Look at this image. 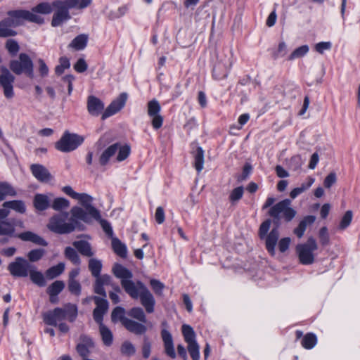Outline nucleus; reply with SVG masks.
Wrapping results in <instances>:
<instances>
[{
	"label": "nucleus",
	"mask_w": 360,
	"mask_h": 360,
	"mask_svg": "<svg viewBox=\"0 0 360 360\" xmlns=\"http://www.w3.org/2000/svg\"><path fill=\"white\" fill-rule=\"evenodd\" d=\"M63 192L77 200L81 206H73L69 212H60L51 218L53 225H81V224L98 223L109 225L102 217L101 211L92 205L94 198L87 193L75 192L70 186L62 188Z\"/></svg>",
	"instance_id": "1"
},
{
	"label": "nucleus",
	"mask_w": 360,
	"mask_h": 360,
	"mask_svg": "<svg viewBox=\"0 0 360 360\" xmlns=\"http://www.w3.org/2000/svg\"><path fill=\"white\" fill-rule=\"evenodd\" d=\"M114 275L121 280V285L124 291L133 299L140 298L141 305L147 313L155 310V300L153 294L141 281L134 283L132 273L121 264H115L112 268Z\"/></svg>",
	"instance_id": "2"
},
{
	"label": "nucleus",
	"mask_w": 360,
	"mask_h": 360,
	"mask_svg": "<svg viewBox=\"0 0 360 360\" xmlns=\"http://www.w3.org/2000/svg\"><path fill=\"white\" fill-rule=\"evenodd\" d=\"M260 226L259 230V236L261 240L264 241L265 248L271 256L276 255V246L278 245V250L281 253H285L289 248L291 239L289 237H285L279 240L280 232L276 226Z\"/></svg>",
	"instance_id": "3"
},
{
	"label": "nucleus",
	"mask_w": 360,
	"mask_h": 360,
	"mask_svg": "<svg viewBox=\"0 0 360 360\" xmlns=\"http://www.w3.org/2000/svg\"><path fill=\"white\" fill-rule=\"evenodd\" d=\"M92 0H65L55 1L53 2V8L57 11L53 15L51 25L57 27L60 25L63 22L70 18L68 10L70 8H76L78 9H84L89 6Z\"/></svg>",
	"instance_id": "4"
},
{
	"label": "nucleus",
	"mask_w": 360,
	"mask_h": 360,
	"mask_svg": "<svg viewBox=\"0 0 360 360\" xmlns=\"http://www.w3.org/2000/svg\"><path fill=\"white\" fill-rule=\"evenodd\" d=\"M77 316V307L73 304H67L63 308L57 307L53 310L44 314L43 319L45 323L57 326L58 322L68 320L73 322Z\"/></svg>",
	"instance_id": "5"
},
{
	"label": "nucleus",
	"mask_w": 360,
	"mask_h": 360,
	"mask_svg": "<svg viewBox=\"0 0 360 360\" xmlns=\"http://www.w3.org/2000/svg\"><path fill=\"white\" fill-rule=\"evenodd\" d=\"M296 210L292 207V202L290 199H284L268 210L269 217L277 221L283 219L285 222L289 223L296 216Z\"/></svg>",
	"instance_id": "6"
},
{
	"label": "nucleus",
	"mask_w": 360,
	"mask_h": 360,
	"mask_svg": "<svg viewBox=\"0 0 360 360\" xmlns=\"http://www.w3.org/2000/svg\"><path fill=\"white\" fill-rule=\"evenodd\" d=\"M7 19L10 20V22L13 27L22 25L23 20H27L37 24H42L44 22L42 17L27 10L19 9L9 11L7 13Z\"/></svg>",
	"instance_id": "7"
},
{
	"label": "nucleus",
	"mask_w": 360,
	"mask_h": 360,
	"mask_svg": "<svg viewBox=\"0 0 360 360\" xmlns=\"http://www.w3.org/2000/svg\"><path fill=\"white\" fill-rule=\"evenodd\" d=\"M83 141L84 138L82 136L66 131L55 143V147L59 151L68 153L75 150Z\"/></svg>",
	"instance_id": "8"
},
{
	"label": "nucleus",
	"mask_w": 360,
	"mask_h": 360,
	"mask_svg": "<svg viewBox=\"0 0 360 360\" xmlns=\"http://www.w3.org/2000/svg\"><path fill=\"white\" fill-rule=\"evenodd\" d=\"M318 248L314 238H309L305 243L299 244L296 247L299 260L304 265L311 264L314 262V251Z\"/></svg>",
	"instance_id": "9"
},
{
	"label": "nucleus",
	"mask_w": 360,
	"mask_h": 360,
	"mask_svg": "<svg viewBox=\"0 0 360 360\" xmlns=\"http://www.w3.org/2000/svg\"><path fill=\"white\" fill-rule=\"evenodd\" d=\"M10 69L16 75L25 73L30 78L34 77L33 63L26 53H20L18 60H13L10 63Z\"/></svg>",
	"instance_id": "10"
},
{
	"label": "nucleus",
	"mask_w": 360,
	"mask_h": 360,
	"mask_svg": "<svg viewBox=\"0 0 360 360\" xmlns=\"http://www.w3.org/2000/svg\"><path fill=\"white\" fill-rule=\"evenodd\" d=\"M181 330L184 340L188 345L187 349L192 359L199 360L200 346L196 341V335L193 328L189 325L184 324Z\"/></svg>",
	"instance_id": "11"
},
{
	"label": "nucleus",
	"mask_w": 360,
	"mask_h": 360,
	"mask_svg": "<svg viewBox=\"0 0 360 360\" xmlns=\"http://www.w3.org/2000/svg\"><path fill=\"white\" fill-rule=\"evenodd\" d=\"M33 266L23 257H18L8 264V270L14 277H27Z\"/></svg>",
	"instance_id": "12"
},
{
	"label": "nucleus",
	"mask_w": 360,
	"mask_h": 360,
	"mask_svg": "<svg viewBox=\"0 0 360 360\" xmlns=\"http://www.w3.org/2000/svg\"><path fill=\"white\" fill-rule=\"evenodd\" d=\"M0 70V85L4 89V94L7 98H12L14 96L13 83L15 77L4 66H1Z\"/></svg>",
	"instance_id": "13"
},
{
	"label": "nucleus",
	"mask_w": 360,
	"mask_h": 360,
	"mask_svg": "<svg viewBox=\"0 0 360 360\" xmlns=\"http://www.w3.org/2000/svg\"><path fill=\"white\" fill-rule=\"evenodd\" d=\"M161 106L158 101L153 99L148 103V115L152 118V126L155 129H158L162 126L163 117L160 114Z\"/></svg>",
	"instance_id": "14"
},
{
	"label": "nucleus",
	"mask_w": 360,
	"mask_h": 360,
	"mask_svg": "<svg viewBox=\"0 0 360 360\" xmlns=\"http://www.w3.org/2000/svg\"><path fill=\"white\" fill-rule=\"evenodd\" d=\"M127 98L128 95L127 93L120 94L105 110L102 115V120H105L119 112L124 106Z\"/></svg>",
	"instance_id": "15"
},
{
	"label": "nucleus",
	"mask_w": 360,
	"mask_h": 360,
	"mask_svg": "<svg viewBox=\"0 0 360 360\" xmlns=\"http://www.w3.org/2000/svg\"><path fill=\"white\" fill-rule=\"evenodd\" d=\"M94 347V343L92 339L86 335H81L79 342L77 345L76 350L77 353L83 358L87 357L91 350Z\"/></svg>",
	"instance_id": "16"
},
{
	"label": "nucleus",
	"mask_w": 360,
	"mask_h": 360,
	"mask_svg": "<svg viewBox=\"0 0 360 360\" xmlns=\"http://www.w3.org/2000/svg\"><path fill=\"white\" fill-rule=\"evenodd\" d=\"M161 337L163 341L165 354L172 359L176 358V354L171 333L166 329H162L161 331Z\"/></svg>",
	"instance_id": "17"
},
{
	"label": "nucleus",
	"mask_w": 360,
	"mask_h": 360,
	"mask_svg": "<svg viewBox=\"0 0 360 360\" xmlns=\"http://www.w3.org/2000/svg\"><path fill=\"white\" fill-rule=\"evenodd\" d=\"M52 193L41 194L37 193L34 196L33 205L38 211H44L51 206L50 198L53 197Z\"/></svg>",
	"instance_id": "18"
},
{
	"label": "nucleus",
	"mask_w": 360,
	"mask_h": 360,
	"mask_svg": "<svg viewBox=\"0 0 360 360\" xmlns=\"http://www.w3.org/2000/svg\"><path fill=\"white\" fill-rule=\"evenodd\" d=\"M30 170L33 176L39 181L47 182L51 179V175L48 169L41 165L33 164L30 166Z\"/></svg>",
	"instance_id": "19"
},
{
	"label": "nucleus",
	"mask_w": 360,
	"mask_h": 360,
	"mask_svg": "<svg viewBox=\"0 0 360 360\" xmlns=\"http://www.w3.org/2000/svg\"><path fill=\"white\" fill-rule=\"evenodd\" d=\"M104 109L103 103L94 96L87 98V110L93 116H98Z\"/></svg>",
	"instance_id": "20"
},
{
	"label": "nucleus",
	"mask_w": 360,
	"mask_h": 360,
	"mask_svg": "<svg viewBox=\"0 0 360 360\" xmlns=\"http://www.w3.org/2000/svg\"><path fill=\"white\" fill-rule=\"evenodd\" d=\"M123 326L129 332L133 333L136 335H142L147 330L146 326L141 323H138L131 319H124Z\"/></svg>",
	"instance_id": "21"
},
{
	"label": "nucleus",
	"mask_w": 360,
	"mask_h": 360,
	"mask_svg": "<svg viewBox=\"0 0 360 360\" xmlns=\"http://www.w3.org/2000/svg\"><path fill=\"white\" fill-rule=\"evenodd\" d=\"M14 236L19 238L24 241H32V243L39 245L46 246L48 245V243L42 238L33 233L31 231H25L15 235Z\"/></svg>",
	"instance_id": "22"
},
{
	"label": "nucleus",
	"mask_w": 360,
	"mask_h": 360,
	"mask_svg": "<svg viewBox=\"0 0 360 360\" xmlns=\"http://www.w3.org/2000/svg\"><path fill=\"white\" fill-rule=\"evenodd\" d=\"M110 276L108 275H103L101 277H98L96 279L94 285V292L96 294L102 295L103 297H106V292L103 288L105 285H109L110 283Z\"/></svg>",
	"instance_id": "23"
},
{
	"label": "nucleus",
	"mask_w": 360,
	"mask_h": 360,
	"mask_svg": "<svg viewBox=\"0 0 360 360\" xmlns=\"http://www.w3.org/2000/svg\"><path fill=\"white\" fill-rule=\"evenodd\" d=\"M13 25L7 18L0 21V37L6 38L14 37L17 34L16 31L12 29Z\"/></svg>",
	"instance_id": "24"
},
{
	"label": "nucleus",
	"mask_w": 360,
	"mask_h": 360,
	"mask_svg": "<svg viewBox=\"0 0 360 360\" xmlns=\"http://www.w3.org/2000/svg\"><path fill=\"white\" fill-rule=\"evenodd\" d=\"M314 178L311 176H308L306 179L305 181L300 185V186L296 187L291 191V192L290 193V198L292 199H295L299 195L305 192L312 186V184L314 183Z\"/></svg>",
	"instance_id": "25"
},
{
	"label": "nucleus",
	"mask_w": 360,
	"mask_h": 360,
	"mask_svg": "<svg viewBox=\"0 0 360 360\" xmlns=\"http://www.w3.org/2000/svg\"><path fill=\"white\" fill-rule=\"evenodd\" d=\"M119 148V143H116L110 146L101 154L99 162L101 165H105L110 158L115 155Z\"/></svg>",
	"instance_id": "26"
},
{
	"label": "nucleus",
	"mask_w": 360,
	"mask_h": 360,
	"mask_svg": "<svg viewBox=\"0 0 360 360\" xmlns=\"http://www.w3.org/2000/svg\"><path fill=\"white\" fill-rule=\"evenodd\" d=\"M17 195L15 188L8 182H0V200L6 199V197H14Z\"/></svg>",
	"instance_id": "27"
},
{
	"label": "nucleus",
	"mask_w": 360,
	"mask_h": 360,
	"mask_svg": "<svg viewBox=\"0 0 360 360\" xmlns=\"http://www.w3.org/2000/svg\"><path fill=\"white\" fill-rule=\"evenodd\" d=\"M88 35L82 34L77 36L69 44V47L74 49L75 50L79 51L84 49L87 44Z\"/></svg>",
	"instance_id": "28"
},
{
	"label": "nucleus",
	"mask_w": 360,
	"mask_h": 360,
	"mask_svg": "<svg viewBox=\"0 0 360 360\" xmlns=\"http://www.w3.org/2000/svg\"><path fill=\"white\" fill-rule=\"evenodd\" d=\"M112 248L114 252L122 258H126L127 256V249L125 244L121 242L117 238H113L112 241Z\"/></svg>",
	"instance_id": "29"
},
{
	"label": "nucleus",
	"mask_w": 360,
	"mask_h": 360,
	"mask_svg": "<svg viewBox=\"0 0 360 360\" xmlns=\"http://www.w3.org/2000/svg\"><path fill=\"white\" fill-rule=\"evenodd\" d=\"M31 281L36 285L43 287L46 285L44 275L41 272L37 270V267L34 265L28 274Z\"/></svg>",
	"instance_id": "30"
},
{
	"label": "nucleus",
	"mask_w": 360,
	"mask_h": 360,
	"mask_svg": "<svg viewBox=\"0 0 360 360\" xmlns=\"http://www.w3.org/2000/svg\"><path fill=\"white\" fill-rule=\"evenodd\" d=\"M99 333L103 344L105 346H110L113 340L112 333L110 330L103 323L99 325Z\"/></svg>",
	"instance_id": "31"
},
{
	"label": "nucleus",
	"mask_w": 360,
	"mask_h": 360,
	"mask_svg": "<svg viewBox=\"0 0 360 360\" xmlns=\"http://www.w3.org/2000/svg\"><path fill=\"white\" fill-rule=\"evenodd\" d=\"M4 209H12L17 212L24 213L26 211V206L25 202L22 200H11L4 202L3 204Z\"/></svg>",
	"instance_id": "32"
},
{
	"label": "nucleus",
	"mask_w": 360,
	"mask_h": 360,
	"mask_svg": "<svg viewBox=\"0 0 360 360\" xmlns=\"http://www.w3.org/2000/svg\"><path fill=\"white\" fill-rule=\"evenodd\" d=\"M73 245L78 250V251L84 256L91 257L94 255L89 243L86 241H76L73 243Z\"/></svg>",
	"instance_id": "33"
},
{
	"label": "nucleus",
	"mask_w": 360,
	"mask_h": 360,
	"mask_svg": "<svg viewBox=\"0 0 360 360\" xmlns=\"http://www.w3.org/2000/svg\"><path fill=\"white\" fill-rule=\"evenodd\" d=\"M65 270V264L60 262L57 265L53 266L46 271V276L49 279H53L60 275Z\"/></svg>",
	"instance_id": "34"
},
{
	"label": "nucleus",
	"mask_w": 360,
	"mask_h": 360,
	"mask_svg": "<svg viewBox=\"0 0 360 360\" xmlns=\"http://www.w3.org/2000/svg\"><path fill=\"white\" fill-rule=\"evenodd\" d=\"M89 269L93 276L98 278L100 276L102 269V263L100 260L92 258L89 261Z\"/></svg>",
	"instance_id": "35"
},
{
	"label": "nucleus",
	"mask_w": 360,
	"mask_h": 360,
	"mask_svg": "<svg viewBox=\"0 0 360 360\" xmlns=\"http://www.w3.org/2000/svg\"><path fill=\"white\" fill-rule=\"evenodd\" d=\"M53 7V4H50L48 2H42L33 7L31 12L33 13L49 14L52 12Z\"/></svg>",
	"instance_id": "36"
},
{
	"label": "nucleus",
	"mask_w": 360,
	"mask_h": 360,
	"mask_svg": "<svg viewBox=\"0 0 360 360\" xmlns=\"http://www.w3.org/2000/svg\"><path fill=\"white\" fill-rule=\"evenodd\" d=\"M129 316L139 321L141 323H146V316L143 311V309L141 307H133L128 313Z\"/></svg>",
	"instance_id": "37"
},
{
	"label": "nucleus",
	"mask_w": 360,
	"mask_h": 360,
	"mask_svg": "<svg viewBox=\"0 0 360 360\" xmlns=\"http://www.w3.org/2000/svg\"><path fill=\"white\" fill-rule=\"evenodd\" d=\"M194 159L195 168L198 172H200L203 169L204 165V151L200 147L198 148Z\"/></svg>",
	"instance_id": "38"
},
{
	"label": "nucleus",
	"mask_w": 360,
	"mask_h": 360,
	"mask_svg": "<svg viewBox=\"0 0 360 360\" xmlns=\"http://www.w3.org/2000/svg\"><path fill=\"white\" fill-rule=\"evenodd\" d=\"M70 206V202L68 200L64 198H55L51 207L56 211H60L64 209H67Z\"/></svg>",
	"instance_id": "39"
},
{
	"label": "nucleus",
	"mask_w": 360,
	"mask_h": 360,
	"mask_svg": "<svg viewBox=\"0 0 360 360\" xmlns=\"http://www.w3.org/2000/svg\"><path fill=\"white\" fill-rule=\"evenodd\" d=\"M316 336L314 334L307 333L302 340V345L304 348L310 349L316 345Z\"/></svg>",
	"instance_id": "40"
},
{
	"label": "nucleus",
	"mask_w": 360,
	"mask_h": 360,
	"mask_svg": "<svg viewBox=\"0 0 360 360\" xmlns=\"http://www.w3.org/2000/svg\"><path fill=\"white\" fill-rule=\"evenodd\" d=\"M45 255V250L41 248L34 249L27 253L28 262H36L40 260Z\"/></svg>",
	"instance_id": "41"
},
{
	"label": "nucleus",
	"mask_w": 360,
	"mask_h": 360,
	"mask_svg": "<svg viewBox=\"0 0 360 360\" xmlns=\"http://www.w3.org/2000/svg\"><path fill=\"white\" fill-rule=\"evenodd\" d=\"M65 288V283L62 281L53 282L47 289L49 295H58Z\"/></svg>",
	"instance_id": "42"
},
{
	"label": "nucleus",
	"mask_w": 360,
	"mask_h": 360,
	"mask_svg": "<svg viewBox=\"0 0 360 360\" xmlns=\"http://www.w3.org/2000/svg\"><path fill=\"white\" fill-rule=\"evenodd\" d=\"M125 310L124 308L120 307H115L111 314V319L113 322L117 321H120L122 324H124V319H128V318L124 316Z\"/></svg>",
	"instance_id": "43"
},
{
	"label": "nucleus",
	"mask_w": 360,
	"mask_h": 360,
	"mask_svg": "<svg viewBox=\"0 0 360 360\" xmlns=\"http://www.w3.org/2000/svg\"><path fill=\"white\" fill-rule=\"evenodd\" d=\"M309 51V46L307 45H302L295 50H294L292 53L289 56L288 60H292L296 58H300L306 55Z\"/></svg>",
	"instance_id": "44"
},
{
	"label": "nucleus",
	"mask_w": 360,
	"mask_h": 360,
	"mask_svg": "<svg viewBox=\"0 0 360 360\" xmlns=\"http://www.w3.org/2000/svg\"><path fill=\"white\" fill-rule=\"evenodd\" d=\"M65 256L75 264L80 263V259L75 249L71 247H67L65 250Z\"/></svg>",
	"instance_id": "45"
},
{
	"label": "nucleus",
	"mask_w": 360,
	"mask_h": 360,
	"mask_svg": "<svg viewBox=\"0 0 360 360\" xmlns=\"http://www.w3.org/2000/svg\"><path fill=\"white\" fill-rule=\"evenodd\" d=\"M118 154L116 160L121 162L127 158L130 153V147L128 145L122 146L119 143Z\"/></svg>",
	"instance_id": "46"
},
{
	"label": "nucleus",
	"mask_w": 360,
	"mask_h": 360,
	"mask_svg": "<svg viewBox=\"0 0 360 360\" xmlns=\"http://www.w3.org/2000/svg\"><path fill=\"white\" fill-rule=\"evenodd\" d=\"M5 47L8 51V53L13 56L17 54V53L20 50V46L18 43L15 39H8L5 44Z\"/></svg>",
	"instance_id": "47"
},
{
	"label": "nucleus",
	"mask_w": 360,
	"mask_h": 360,
	"mask_svg": "<svg viewBox=\"0 0 360 360\" xmlns=\"http://www.w3.org/2000/svg\"><path fill=\"white\" fill-rule=\"evenodd\" d=\"M150 284L152 288V290H153L156 295H162V291L165 288V285L163 283L157 279H150Z\"/></svg>",
	"instance_id": "48"
},
{
	"label": "nucleus",
	"mask_w": 360,
	"mask_h": 360,
	"mask_svg": "<svg viewBox=\"0 0 360 360\" xmlns=\"http://www.w3.org/2000/svg\"><path fill=\"white\" fill-rule=\"evenodd\" d=\"M60 64L55 68V72L58 75H60L63 73L65 69H68L70 66V61L66 57H61L59 59Z\"/></svg>",
	"instance_id": "49"
},
{
	"label": "nucleus",
	"mask_w": 360,
	"mask_h": 360,
	"mask_svg": "<svg viewBox=\"0 0 360 360\" xmlns=\"http://www.w3.org/2000/svg\"><path fill=\"white\" fill-rule=\"evenodd\" d=\"M122 354L130 356L135 354V347L129 341H125L122 343L120 348Z\"/></svg>",
	"instance_id": "50"
},
{
	"label": "nucleus",
	"mask_w": 360,
	"mask_h": 360,
	"mask_svg": "<svg viewBox=\"0 0 360 360\" xmlns=\"http://www.w3.org/2000/svg\"><path fill=\"white\" fill-rule=\"evenodd\" d=\"M243 192L244 190L242 186H239L234 188L229 195V200L231 202L233 205L237 202L243 197Z\"/></svg>",
	"instance_id": "51"
},
{
	"label": "nucleus",
	"mask_w": 360,
	"mask_h": 360,
	"mask_svg": "<svg viewBox=\"0 0 360 360\" xmlns=\"http://www.w3.org/2000/svg\"><path fill=\"white\" fill-rule=\"evenodd\" d=\"M94 300L95 302V304L96 305L95 309H98V310L102 311L105 313L107 312L108 309V301L103 298H101L97 296L94 297Z\"/></svg>",
	"instance_id": "52"
},
{
	"label": "nucleus",
	"mask_w": 360,
	"mask_h": 360,
	"mask_svg": "<svg viewBox=\"0 0 360 360\" xmlns=\"http://www.w3.org/2000/svg\"><path fill=\"white\" fill-rule=\"evenodd\" d=\"M76 226H49L51 231L58 234H67L75 230Z\"/></svg>",
	"instance_id": "53"
},
{
	"label": "nucleus",
	"mask_w": 360,
	"mask_h": 360,
	"mask_svg": "<svg viewBox=\"0 0 360 360\" xmlns=\"http://www.w3.org/2000/svg\"><path fill=\"white\" fill-rule=\"evenodd\" d=\"M68 289L71 293L76 295L81 293V285L77 281H68Z\"/></svg>",
	"instance_id": "54"
},
{
	"label": "nucleus",
	"mask_w": 360,
	"mask_h": 360,
	"mask_svg": "<svg viewBox=\"0 0 360 360\" xmlns=\"http://www.w3.org/2000/svg\"><path fill=\"white\" fill-rule=\"evenodd\" d=\"M289 166L292 169L295 171L300 169L302 166V160L300 156L295 155L292 157L290 160Z\"/></svg>",
	"instance_id": "55"
},
{
	"label": "nucleus",
	"mask_w": 360,
	"mask_h": 360,
	"mask_svg": "<svg viewBox=\"0 0 360 360\" xmlns=\"http://www.w3.org/2000/svg\"><path fill=\"white\" fill-rule=\"evenodd\" d=\"M151 343L147 337L143 339V344L142 347V354L145 359H148L150 354Z\"/></svg>",
	"instance_id": "56"
},
{
	"label": "nucleus",
	"mask_w": 360,
	"mask_h": 360,
	"mask_svg": "<svg viewBox=\"0 0 360 360\" xmlns=\"http://www.w3.org/2000/svg\"><path fill=\"white\" fill-rule=\"evenodd\" d=\"M337 178L336 174L334 172L330 173L324 179V186L329 188L336 182Z\"/></svg>",
	"instance_id": "57"
},
{
	"label": "nucleus",
	"mask_w": 360,
	"mask_h": 360,
	"mask_svg": "<svg viewBox=\"0 0 360 360\" xmlns=\"http://www.w3.org/2000/svg\"><path fill=\"white\" fill-rule=\"evenodd\" d=\"M319 238L322 245H325L328 244L329 240V236L328 229L326 226H323L319 231Z\"/></svg>",
	"instance_id": "58"
},
{
	"label": "nucleus",
	"mask_w": 360,
	"mask_h": 360,
	"mask_svg": "<svg viewBox=\"0 0 360 360\" xmlns=\"http://www.w3.org/2000/svg\"><path fill=\"white\" fill-rule=\"evenodd\" d=\"M38 64H39V72L40 73V75L41 77H46L49 74V68L48 66L46 65L44 60L41 58H39L38 60Z\"/></svg>",
	"instance_id": "59"
},
{
	"label": "nucleus",
	"mask_w": 360,
	"mask_h": 360,
	"mask_svg": "<svg viewBox=\"0 0 360 360\" xmlns=\"http://www.w3.org/2000/svg\"><path fill=\"white\" fill-rule=\"evenodd\" d=\"M74 68L78 72H83L86 70L87 64L83 58H80L75 64Z\"/></svg>",
	"instance_id": "60"
},
{
	"label": "nucleus",
	"mask_w": 360,
	"mask_h": 360,
	"mask_svg": "<svg viewBox=\"0 0 360 360\" xmlns=\"http://www.w3.org/2000/svg\"><path fill=\"white\" fill-rule=\"evenodd\" d=\"M74 79V76L71 75H68L63 77V82L68 84V95H70L72 91V82Z\"/></svg>",
	"instance_id": "61"
},
{
	"label": "nucleus",
	"mask_w": 360,
	"mask_h": 360,
	"mask_svg": "<svg viewBox=\"0 0 360 360\" xmlns=\"http://www.w3.org/2000/svg\"><path fill=\"white\" fill-rule=\"evenodd\" d=\"M330 47L331 44L330 42H320L316 45L315 49L317 52L322 54L325 50H328Z\"/></svg>",
	"instance_id": "62"
},
{
	"label": "nucleus",
	"mask_w": 360,
	"mask_h": 360,
	"mask_svg": "<svg viewBox=\"0 0 360 360\" xmlns=\"http://www.w3.org/2000/svg\"><path fill=\"white\" fill-rule=\"evenodd\" d=\"M105 313L98 310V309H94L93 311V316L95 321L98 323V325L103 324V317Z\"/></svg>",
	"instance_id": "63"
},
{
	"label": "nucleus",
	"mask_w": 360,
	"mask_h": 360,
	"mask_svg": "<svg viewBox=\"0 0 360 360\" xmlns=\"http://www.w3.org/2000/svg\"><path fill=\"white\" fill-rule=\"evenodd\" d=\"M155 221L158 224H162L165 220V213L164 210L161 207H158L156 210L155 214Z\"/></svg>",
	"instance_id": "64"
}]
</instances>
